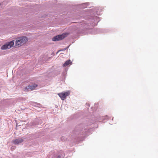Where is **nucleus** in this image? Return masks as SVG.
<instances>
[{
    "label": "nucleus",
    "mask_w": 158,
    "mask_h": 158,
    "mask_svg": "<svg viewBox=\"0 0 158 158\" xmlns=\"http://www.w3.org/2000/svg\"><path fill=\"white\" fill-rule=\"evenodd\" d=\"M69 94V92H65L64 93H62L58 94L62 100H64L66 98V97Z\"/></svg>",
    "instance_id": "4"
},
{
    "label": "nucleus",
    "mask_w": 158,
    "mask_h": 158,
    "mask_svg": "<svg viewBox=\"0 0 158 158\" xmlns=\"http://www.w3.org/2000/svg\"><path fill=\"white\" fill-rule=\"evenodd\" d=\"M15 147L13 146V147H11V149L12 151H13L15 149Z\"/></svg>",
    "instance_id": "8"
},
{
    "label": "nucleus",
    "mask_w": 158,
    "mask_h": 158,
    "mask_svg": "<svg viewBox=\"0 0 158 158\" xmlns=\"http://www.w3.org/2000/svg\"><path fill=\"white\" fill-rule=\"evenodd\" d=\"M23 141V139L22 138L16 139L12 141V142L15 144L18 145L22 143Z\"/></svg>",
    "instance_id": "6"
},
{
    "label": "nucleus",
    "mask_w": 158,
    "mask_h": 158,
    "mask_svg": "<svg viewBox=\"0 0 158 158\" xmlns=\"http://www.w3.org/2000/svg\"><path fill=\"white\" fill-rule=\"evenodd\" d=\"M71 64H72V62L70 60H69L65 61L63 64V67H66Z\"/></svg>",
    "instance_id": "7"
},
{
    "label": "nucleus",
    "mask_w": 158,
    "mask_h": 158,
    "mask_svg": "<svg viewBox=\"0 0 158 158\" xmlns=\"http://www.w3.org/2000/svg\"><path fill=\"white\" fill-rule=\"evenodd\" d=\"M37 85H28L27 87L25 88V90L27 92L29 91H31L33 90L37 87Z\"/></svg>",
    "instance_id": "5"
},
{
    "label": "nucleus",
    "mask_w": 158,
    "mask_h": 158,
    "mask_svg": "<svg viewBox=\"0 0 158 158\" xmlns=\"http://www.w3.org/2000/svg\"><path fill=\"white\" fill-rule=\"evenodd\" d=\"M28 38L25 36L21 37L16 39L15 42V46L18 47H20L28 41Z\"/></svg>",
    "instance_id": "1"
},
{
    "label": "nucleus",
    "mask_w": 158,
    "mask_h": 158,
    "mask_svg": "<svg viewBox=\"0 0 158 158\" xmlns=\"http://www.w3.org/2000/svg\"><path fill=\"white\" fill-rule=\"evenodd\" d=\"M66 34L64 33L61 35L56 36L52 38V40L53 41H57L61 40L66 36Z\"/></svg>",
    "instance_id": "3"
},
{
    "label": "nucleus",
    "mask_w": 158,
    "mask_h": 158,
    "mask_svg": "<svg viewBox=\"0 0 158 158\" xmlns=\"http://www.w3.org/2000/svg\"><path fill=\"white\" fill-rule=\"evenodd\" d=\"M14 45V42L13 41H11L2 45L1 47V49L2 50H6L10 49Z\"/></svg>",
    "instance_id": "2"
}]
</instances>
